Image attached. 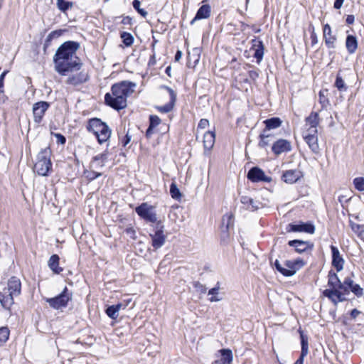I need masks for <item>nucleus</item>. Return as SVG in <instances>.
I'll return each instance as SVG.
<instances>
[{
    "label": "nucleus",
    "instance_id": "obj_1",
    "mask_svg": "<svg viewBox=\"0 0 364 364\" xmlns=\"http://www.w3.org/2000/svg\"><path fill=\"white\" fill-rule=\"evenodd\" d=\"M80 44L75 41H66L60 45L53 56L55 70L60 75L77 72L82 68L80 59L77 55Z\"/></svg>",
    "mask_w": 364,
    "mask_h": 364
},
{
    "label": "nucleus",
    "instance_id": "obj_2",
    "mask_svg": "<svg viewBox=\"0 0 364 364\" xmlns=\"http://www.w3.org/2000/svg\"><path fill=\"white\" fill-rule=\"evenodd\" d=\"M136 84L129 81H122L112 86V93H107L105 100L107 105L119 110L127 107V98L134 91Z\"/></svg>",
    "mask_w": 364,
    "mask_h": 364
},
{
    "label": "nucleus",
    "instance_id": "obj_3",
    "mask_svg": "<svg viewBox=\"0 0 364 364\" xmlns=\"http://www.w3.org/2000/svg\"><path fill=\"white\" fill-rule=\"evenodd\" d=\"M21 292V282L16 277H11L7 282V287L0 291V304L5 309H10L14 303V297Z\"/></svg>",
    "mask_w": 364,
    "mask_h": 364
},
{
    "label": "nucleus",
    "instance_id": "obj_4",
    "mask_svg": "<svg viewBox=\"0 0 364 364\" xmlns=\"http://www.w3.org/2000/svg\"><path fill=\"white\" fill-rule=\"evenodd\" d=\"M87 129L95 135L100 144L106 142L110 138L112 133L107 124L97 118L90 119Z\"/></svg>",
    "mask_w": 364,
    "mask_h": 364
},
{
    "label": "nucleus",
    "instance_id": "obj_5",
    "mask_svg": "<svg viewBox=\"0 0 364 364\" xmlns=\"http://www.w3.org/2000/svg\"><path fill=\"white\" fill-rule=\"evenodd\" d=\"M51 169L50 150L48 148H46L38 154L33 171L39 176H46Z\"/></svg>",
    "mask_w": 364,
    "mask_h": 364
},
{
    "label": "nucleus",
    "instance_id": "obj_6",
    "mask_svg": "<svg viewBox=\"0 0 364 364\" xmlns=\"http://www.w3.org/2000/svg\"><path fill=\"white\" fill-rule=\"evenodd\" d=\"M135 211L144 220L157 223V215L153 205L147 203H143L135 208Z\"/></svg>",
    "mask_w": 364,
    "mask_h": 364
},
{
    "label": "nucleus",
    "instance_id": "obj_7",
    "mask_svg": "<svg viewBox=\"0 0 364 364\" xmlns=\"http://www.w3.org/2000/svg\"><path fill=\"white\" fill-rule=\"evenodd\" d=\"M70 299L71 296L68 292V288L65 287L58 296L46 299V302L48 303L50 307L55 309H60L66 307Z\"/></svg>",
    "mask_w": 364,
    "mask_h": 364
},
{
    "label": "nucleus",
    "instance_id": "obj_8",
    "mask_svg": "<svg viewBox=\"0 0 364 364\" xmlns=\"http://www.w3.org/2000/svg\"><path fill=\"white\" fill-rule=\"evenodd\" d=\"M151 239V245L154 250L161 248L166 242V236L164 232V225L161 221L157 222L156 230L150 234Z\"/></svg>",
    "mask_w": 364,
    "mask_h": 364
},
{
    "label": "nucleus",
    "instance_id": "obj_9",
    "mask_svg": "<svg viewBox=\"0 0 364 364\" xmlns=\"http://www.w3.org/2000/svg\"><path fill=\"white\" fill-rule=\"evenodd\" d=\"M65 83L73 86H77L86 82L89 79L87 72L81 69L77 72L69 73Z\"/></svg>",
    "mask_w": 364,
    "mask_h": 364
},
{
    "label": "nucleus",
    "instance_id": "obj_10",
    "mask_svg": "<svg viewBox=\"0 0 364 364\" xmlns=\"http://www.w3.org/2000/svg\"><path fill=\"white\" fill-rule=\"evenodd\" d=\"M323 295L328 298L334 305H337L339 302H343L347 300L346 295L349 294L346 292L344 289H325L323 291Z\"/></svg>",
    "mask_w": 364,
    "mask_h": 364
},
{
    "label": "nucleus",
    "instance_id": "obj_11",
    "mask_svg": "<svg viewBox=\"0 0 364 364\" xmlns=\"http://www.w3.org/2000/svg\"><path fill=\"white\" fill-rule=\"evenodd\" d=\"M342 289H344V291L348 294L351 291L358 297H360L363 295V288H361L359 284H355L350 277H346L343 280Z\"/></svg>",
    "mask_w": 364,
    "mask_h": 364
},
{
    "label": "nucleus",
    "instance_id": "obj_12",
    "mask_svg": "<svg viewBox=\"0 0 364 364\" xmlns=\"http://www.w3.org/2000/svg\"><path fill=\"white\" fill-rule=\"evenodd\" d=\"M247 178L253 183L259 181L269 182L271 178L266 176L264 172L259 167H252L247 173Z\"/></svg>",
    "mask_w": 364,
    "mask_h": 364
},
{
    "label": "nucleus",
    "instance_id": "obj_13",
    "mask_svg": "<svg viewBox=\"0 0 364 364\" xmlns=\"http://www.w3.org/2000/svg\"><path fill=\"white\" fill-rule=\"evenodd\" d=\"M49 103L44 101L36 102L33 106L34 121L36 123L41 122L46 112L49 107Z\"/></svg>",
    "mask_w": 364,
    "mask_h": 364
},
{
    "label": "nucleus",
    "instance_id": "obj_14",
    "mask_svg": "<svg viewBox=\"0 0 364 364\" xmlns=\"http://www.w3.org/2000/svg\"><path fill=\"white\" fill-rule=\"evenodd\" d=\"M288 232H304L313 234L315 232V227L311 223H302L299 224L290 223L287 226Z\"/></svg>",
    "mask_w": 364,
    "mask_h": 364
},
{
    "label": "nucleus",
    "instance_id": "obj_15",
    "mask_svg": "<svg viewBox=\"0 0 364 364\" xmlns=\"http://www.w3.org/2000/svg\"><path fill=\"white\" fill-rule=\"evenodd\" d=\"M284 264L287 267L286 268V272H288V274L284 273V276L291 277L295 274L299 269L303 267L305 263L303 259H296L295 260H287Z\"/></svg>",
    "mask_w": 364,
    "mask_h": 364
},
{
    "label": "nucleus",
    "instance_id": "obj_16",
    "mask_svg": "<svg viewBox=\"0 0 364 364\" xmlns=\"http://www.w3.org/2000/svg\"><path fill=\"white\" fill-rule=\"evenodd\" d=\"M290 247L295 248V251L298 253H303L307 250H311L314 248V244L309 241H304L300 240H293L288 242Z\"/></svg>",
    "mask_w": 364,
    "mask_h": 364
},
{
    "label": "nucleus",
    "instance_id": "obj_17",
    "mask_svg": "<svg viewBox=\"0 0 364 364\" xmlns=\"http://www.w3.org/2000/svg\"><path fill=\"white\" fill-rule=\"evenodd\" d=\"M323 33L326 47L329 49L335 48L337 38L335 35L332 34L331 28L329 24L326 23L323 26Z\"/></svg>",
    "mask_w": 364,
    "mask_h": 364
},
{
    "label": "nucleus",
    "instance_id": "obj_18",
    "mask_svg": "<svg viewBox=\"0 0 364 364\" xmlns=\"http://www.w3.org/2000/svg\"><path fill=\"white\" fill-rule=\"evenodd\" d=\"M291 149V143L288 140L282 139L276 141L272 146V151L277 156L284 152H288Z\"/></svg>",
    "mask_w": 364,
    "mask_h": 364
},
{
    "label": "nucleus",
    "instance_id": "obj_19",
    "mask_svg": "<svg viewBox=\"0 0 364 364\" xmlns=\"http://www.w3.org/2000/svg\"><path fill=\"white\" fill-rule=\"evenodd\" d=\"M303 177V173L299 169H291L285 171L282 176V180L289 184H292L298 181Z\"/></svg>",
    "mask_w": 364,
    "mask_h": 364
},
{
    "label": "nucleus",
    "instance_id": "obj_20",
    "mask_svg": "<svg viewBox=\"0 0 364 364\" xmlns=\"http://www.w3.org/2000/svg\"><path fill=\"white\" fill-rule=\"evenodd\" d=\"M332 254V266L337 272H341L343 269L344 259L340 254L338 249L333 245H331Z\"/></svg>",
    "mask_w": 364,
    "mask_h": 364
},
{
    "label": "nucleus",
    "instance_id": "obj_21",
    "mask_svg": "<svg viewBox=\"0 0 364 364\" xmlns=\"http://www.w3.org/2000/svg\"><path fill=\"white\" fill-rule=\"evenodd\" d=\"M240 200L244 208L250 211H255L262 207V203L259 201L247 196H241Z\"/></svg>",
    "mask_w": 364,
    "mask_h": 364
},
{
    "label": "nucleus",
    "instance_id": "obj_22",
    "mask_svg": "<svg viewBox=\"0 0 364 364\" xmlns=\"http://www.w3.org/2000/svg\"><path fill=\"white\" fill-rule=\"evenodd\" d=\"M107 161V154L104 152L94 156L90 162V168L99 171L105 166Z\"/></svg>",
    "mask_w": 364,
    "mask_h": 364
},
{
    "label": "nucleus",
    "instance_id": "obj_23",
    "mask_svg": "<svg viewBox=\"0 0 364 364\" xmlns=\"http://www.w3.org/2000/svg\"><path fill=\"white\" fill-rule=\"evenodd\" d=\"M251 50H254L253 56L256 58L257 63H259L264 55V45L262 41L257 38L252 41Z\"/></svg>",
    "mask_w": 364,
    "mask_h": 364
},
{
    "label": "nucleus",
    "instance_id": "obj_24",
    "mask_svg": "<svg viewBox=\"0 0 364 364\" xmlns=\"http://www.w3.org/2000/svg\"><path fill=\"white\" fill-rule=\"evenodd\" d=\"M164 88L168 92L170 95V102L165 105L158 107L157 109L162 113H168L171 112L173 108V105L176 100V94L171 88L165 86Z\"/></svg>",
    "mask_w": 364,
    "mask_h": 364
},
{
    "label": "nucleus",
    "instance_id": "obj_25",
    "mask_svg": "<svg viewBox=\"0 0 364 364\" xmlns=\"http://www.w3.org/2000/svg\"><path fill=\"white\" fill-rule=\"evenodd\" d=\"M328 289H342L343 282H341L336 273L331 270L328 275Z\"/></svg>",
    "mask_w": 364,
    "mask_h": 364
},
{
    "label": "nucleus",
    "instance_id": "obj_26",
    "mask_svg": "<svg viewBox=\"0 0 364 364\" xmlns=\"http://www.w3.org/2000/svg\"><path fill=\"white\" fill-rule=\"evenodd\" d=\"M220 284L217 283L216 286L213 288H211L208 292V295L209 296L208 300L210 302H217L220 301L223 298V293L220 291Z\"/></svg>",
    "mask_w": 364,
    "mask_h": 364
},
{
    "label": "nucleus",
    "instance_id": "obj_27",
    "mask_svg": "<svg viewBox=\"0 0 364 364\" xmlns=\"http://www.w3.org/2000/svg\"><path fill=\"white\" fill-rule=\"evenodd\" d=\"M234 215L231 213L225 214L222 218L220 229L234 230Z\"/></svg>",
    "mask_w": 364,
    "mask_h": 364
},
{
    "label": "nucleus",
    "instance_id": "obj_28",
    "mask_svg": "<svg viewBox=\"0 0 364 364\" xmlns=\"http://www.w3.org/2000/svg\"><path fill=\"white\" fill-rule=\"evenodd\" d=\"M59 260L60 258L58 255H53L48 262V265L49 268L55 274H60L63 270L62 267H59Z\"/></svg>",
    "mask_w": 364,
    "mask_h": 364
},
{
    "label": "nucleus",
    "instance_id": "obj_29",
    "mask_svg": "<svg viewBox=\"0 0 364 364\" xmlns=\"http://www.w3.org/2000/svg\"><path fill=\"white\" fill-rule=\"evenodd\" d=\"M346 47L350 54H353L358 48L357 38L353 35H348L346 40Z\"/></svg>",
    "mask_w": 364,
    "mask_h": 364
},
{
    "label": "nucleus",
    "instance_id": "obj_30",
    "mask_svg": "<svg viewBox=\"0 0 364 364\" xmlns=\"http://www.w3.org/2000/svg\"><path fill=\"white\" fill-rule=\"evenodd\" d=\"M309 149L315 154L318 153V136H303Z\"/></svg>",
    "mask_w": 364,
    "mask_h": 364
},
{
    "label": "nucleus",
    "instance_id": "obj_31",
    "mask_svg": "<svg viewBox=\"0 0 364 364\" xmlns=\"http://www.w3.org/2000/svg\"><path fill=\"white\" fill-rule=\"evenodd\" d=\"M282 122L279 117H272L270 119H267L264 121V124H265L266 132L269 130L274 129L278 128L281 126Z\"/></svg>",
    "mask_w": 364,
    "mask_h": 364
},
{
    "label": "nucleus",
    "instance_id": "obj_32",
    "mask_svg": "<svg viewBox=\"0 0 364 364\" xmlns=\"http://www.w3.org/2000/svg\"><path fill=\"white\" fill-rule=\"evenodd\" d=\"M234 230L220 229V244L223 245H228L232 240Z\"/></svg>",
    "mask_w": 364,
    "mask_h": 364
},
{
    "label": "nucleus",
    "instance_id": "obj_33",
    "mask_svg": "<svg viewBox=\"0 0 364 364\" xmlns=\"http://www.w3.org/2000/svg\"><path fill=\"white\" fill-rule=\"evenodd\" d=\"M221 358L219 361L220 364H231L232 361V353L230 349L220 350Z\"/></svg>",
    "mask_w": 364,
    "mask_h": 364
},
{
    "label": "nucleus",
    "instance_id": "obj_34",
    "mask_svg": "<svg viewBox=\"0 0 364 364\" xmlns=\"http://www.w3.org/2000/svg\"><path fill=\"white\" fill-rule=\"evenodd\" d=\"M319 124V117L317 112H312L306 118V127H317Z\"/></svg>",
    "mask_w": 364,
    "mask_h": 364
},
{
    "label": "nucleus",
    "instance_id": "obj_35",
    "mask_svg": "<svg viewBox=\"0 0 364 364\" xmlns=\"http://www.w3.org/2000/svg\"><path fill=\"white\" fill-rule=\"evenodd\" d=\"M300 337H301V353L303 355H307L309 353V344H308V338L306 336L304 335L302 331H299Z\"/></svg>",
    "mask_w": 364,
    "mask_h": 364
},
{
    "label": "nucleus",
    "instance_id": "obj_36",
    "mask_svg": "<svg viewBox=\"0 0 364 364\" xmlns=\"http://www.w3.org/2000/svg\"><path fill=\"white\" fill-rule=\"evenodd\" d=\"M215 140V134L214 132H206V149H211Z\"/></svg>",
    "mask_w": 364,
    "mask_h": 364
},
{
    "label": "nucleus",
    "instance_id": "obj_37",
    "mask_svg": "<svg viewBox=\"0 0 364 364\" xmlns=\"http://www.w3.org/2000/svg\"><path fill=\"white\" fill-rule=\"evenodd\" d=\"M170 194L175 200H180L181 193L176 183H172L170 186Z\"/></svg>",
    "mask_w": 364,
    "mask_h": 364
},
{
    "label": "nucleus",
    "instance_id": "obj_38",
    "mask_svg": "<svg viewBox=\"0 0 364 364\" xmlns=\"http://www.w3.org/2000/svg\"><path fill=\"white\" fill-rule=\"evenodd\" d=\"M334 85L341 92L347 90V86L339 73L336 75Z\"/></svg>",
    "mask_w": 364,
    "mask_h": 364
},
{
    "label": "nucleus",
    "instance_id": "obj_39",
    "mask_svg": "<svg viewBox=\"0 0 364 364\" xmlns=\"http://www.w3.org/2000/svg\"><path fill=\"white\" fill-rule=\"evenodd\" d=\"M120 37L126 46H130L132 45L134 42V37L131 33L128 32H122Z\"/></svg>",
    "mask_w": 364,
    "mask_h": 364
},
{
    "label": "nucleus",
    "instance_id": "obj_40",
    "mask_svg": "<svg viewBox=\"0 0 364 364\" xmlns=\"http://www.w3.org/2000/svg\"><path fill=\"white\" fill-rule=\"evenodd\" d=\"M73 3L65 0H58L57 6L63 12H65L69 8L72 7Z\"/></svg>",
    "mask_w": 364,
    "mask_h": 364
},
{
    "label": "nucleus",
    "instance_id": "obj_41",
    "mask_svg": "<svg viewBox=\"0 0 364 364\" xmlns=\"http://www.w3.org/2000/svg\"><path fill=\"white\" fill-rule=\"evenodd\" d=\"M9 336V330L7 327L0 328V346L4 343Z\"/></svg>",
    "mask_w": 364,
    "mask_h": 364
},
{
    "label": "nucleus",
    "instance_id": "obj_42",
    "mask_svg": "<svg viewBox=\"0 0 364 364\" xmlns=\"http://www.w3.org/2000/svg\"><path fill=\"white\" fill-rule=\"evenodd\" d=\"M204 120L205 119H200V121L198 124V126L197 135H196L197 139L200 138L202 142H203V143H205V134L202 133V131L205 127H204V125H205Z\"/></svg>",
    "mask_w": 364,
    "mask_h": 364
},
{
    "label": "nucleus",
    "instance_id": "obj_43",
    "mask_svg": "<svg viewBox=\"0 0 364 364\" xmlns=\"http://www.w3.org/2000/svg\"><path fill=\"white\" fill-rule=\"evenodd\" d=\"M271 135L266 133V130H263L262 133L259 135L260 141L259 142V146L260 147H264L269 144V141L267 139L270 137Z\"/></svg>",
    "mask_w": 364,
    "mask_h": 364
},
{
    "label": "nucleus",
    "instance_id": "obj_44",
    "mask_svg": "<svg viewBox=\"0 0 364 364\" xmlns=\"http://www.w3.org/2000/svg\"><path fill=\"white\" fill-rule=\"evenodd\" d=\"M118 312L119 311L117 309L114 305L110 306L106 309V314L109 318L112 319H116L118 317Z\"/></svg>",
    "mask_w": 364,
    "mask_h": 364
},
{
    "label": "nucleus",
    "instance_id": "obj_45",
    "mask_svg": "<svg viewBox=\"0 0 364 364\" xmlns=\"http://www.w3.org/2000/svg\"><path fill=\"white\" fill-rule=\"evenodd\" d=\"M353 185L359 191H364V178L363 177H357L353 179Z\"/></svg>",
    "mask_w": 364,
    "mask_h": 364
},
{
    "label": "nucleus",
    "instance_id": "obj_46",
    "mask_svg": "<svg viewBox=\"0 0 364 364\" xmlns=\"http://www.w3.org/2000/svg\"><path fill=\"white\" fill-rule=\"evenodd\" d=\"M85 177L90 180L92 181L95 179L96 178L100 176L102 173L96 170H90V171H85Z\"/></svg>",
    "mask_w": 364,
    "mask_h": 364
},
{
    "label": "nucleus",
    "instance_id": "obj_47",
    "mask_svg": "<svg viewBox=\"0 0 364 364\" xmlns=\"http://www.w3.org/2000/svg\"><path fill=\"white\" fill-rule=\"evenodd\" d=\"M150 125H149V127L147 129V134L149 133V132L153 128V127H156V126H158L160 122H161V119L160 118L156 116V115H151L150 116Z\"/></svg>",
    "mask_w": 364,
    "mask_h": 364
},
{
    "label": "nucleus",
    "instance_id": "obj_48",
    "mask_svg": "<svg viewBox=\"0 0 364 364\" xmlns=\"http://www.w3.org/2000/svg\"><path fill=\"white\" fill-rule=\"evenodd\" d=\"M205 18V4L202 5L198 9L196 16L191 21V24H193L194 22L199 19Z\"/></svg>",
    "mask_w": 364,
    "mask_h": 364
},
{
    "label": "nucleus",
    "instance_id": "obj_49",
    "mask_svg": "<svg viewBox=\"0 0 364 364\" xmlns=\"http://www.w3.org/2000/svg\"><path fill=\"white\" fill-rule=\"evenodd\" d=\"M133 7L144 17L147 15V11L140 8L141 2L139 0H134L132 2Z\"/></svg>",
    "mask_w": 364,
    "mask_h": 364
},
{
    "label": "nucleus",
    "instance_id": "obj_50",
    "mask_svg": "<svg viewBox=\"0 0 364 364\" xmlns=\"http://www.w3.org/2000/svg\"><path fill=\"white\" fill-rule=\"evenodd\" d=\"M308 128L303 132V136H317V127H307Z\"/></svg>",
    "mask_w": 364,
    "mask_h": 364
},
{
    "label": "nucleus",
    "instance_id": "obj_51",
    "mask_svg": "<svg viewBox=\"0 0 364 364\" xmlns=\"http://www.w3.org/2000/svg\"><path fill=\"white\" fill-rule=\"evenodd\" d=\"M63 33L62 30H55L50 32L47 36V41H50L53 38H58Z\"/></svg>",
    "mask_w": 364,
    "mask_h": 364
},
{
    "label": "nucleus",
    "instance_id": "obj_52",
    "mask_svg": "<svg viewBox=\"0 0 364 364\" xmlns=\"http://www.w3.org/2000/svg\"><path fill=\"white\" fill-rule=\"evenodd\" d=\"M319 102L321 104L322 107H324L326 106V105L328 103V98L325 96L323 91L319 92Z\"/></svg>",
    "mask_w": 364,
    "mask_h": 364
},
{
    "label": "nucleus",
    "instance_id": "obj_53",
    "mask_svg": "<svg viewBox=\"0 0 364 364\" xmlns=\"http://www.w3.org/2000/svg\"><path fill=\"white\" fill-rule=\"evenodd\" d=\"M274 266L276 268V269L280 272L283 276L284 273L288 274V272H286V268L283 267L278 259H276Z\"/></svg>",
    "mask_w": 364,
    "mask_h": 364
},
{
    "label": "nucleus",
    "instance_id": "obj_54",
    "mask_svg": "<svg viewBox=\"0 0 364 364\" xmlns=\"http://www.w3.org/2000/svg\"><path fill=\"white\" fill-rule=\"evenodd\" d=\"M352 229L355 232L358 234V236H361V235L364 233V228L360 225H352Z\"/></svg>",
    "mask_w": 364,
    "mask_h": 364
},
{
    "label": "nucleus",
    "instance_id": "obj_55",
    "mask_svg": "<svg viewBox=\"0 0 364 364\" xmlns=\"http://www.w3.org/2000/svg\"><path fill=\"white\" fill-rule=\"evenodd\" d=\"M54 136H55L57 139V143L60 144H64L66 141L65 137L59 133L54 134Z\"/></svg>",
    "mask_w": 364,
    "mask_h": 364
},
{
    "label": "nucleus",
    "instance_id": "obj_56",
    "mask_svg": "<svg viewBox=\"0 0 364 364\" xmlns=\"http://www.w3.org/2000/svg\"><path fill=\"white\" fill-rule=\"evenodd\" d=\"M249 77L254 81H255L259 77V73L257 70H250L249 71Z\"/></svg>",
    "mask_w": 364,
    "mask_h": 364
},
{
    "label": "nucleus",
    "instance_id": "obj_57",
    "mask_svg": "<svg viewBox=\"0 0 364 364\" xmlns=\"http://www.w3.org/2000/svg\"><path fill=\"white\" fill-rule=\"evenodd\" d=\"M130 301H131V299H128L127 301L126 304H124V303L121 302V303H119V304H116L114 306L117 308V309L118 311H119L122 309H124Z\"/></svg>",
    "mask_w": 364,
    "mask_h": 364
},
{
    "label": "nucleus",
    "instance_id": "obj_58",
    "mask_svg": "<svg viewBox=\"0 0 364 364\" xmlns=\"http://www.w3.org/2000/svg\"><path fill=\"white\" fill-rule=\"evenodd\" d=\"M346 21L348 25L353 24L355 21V16L353 15H348Z\"/></svg>",
    "mask_w": 364,
    "mask_h": 364
},
{
    "label": "nucleus",
    "instance_id": "obj_59",
    "mask_svg": "<svg viewBox=\"0 0 364 364\" xmlns=\"http://www.w3.org/2000/svg\"><path fill=\"white\" fill-rule=\"evenodd\" d=\"M131 141V136L128 134H126L124 139L122 141L123 146H126Z\"/></svg>",
    "mask_w": 364,
    "mask_h": 364
},
{
    "label": "nucleus",
    "instance_id": "obj_60",
    "mask_svg": "<svg viewBox=\"0 0 364 364\" xmlns=\"http://www.w3.org/2000/svg\"><path fill=\"white\" fill-rule=\"evenodd\" d=\"M343 2H344V0H335L334 4H333L334 8L336 9H339L342 6Z\"/></svg>",
    "mask_w": 364,
    "mask_h": 364
},
{
    "label": "nucleus",
    "instance_id": "obj_61",
    "mask_svg": "<svg viewBox=\"0 0 364 364\" xmlns=\"http://www.w3.org/2000/svg\"><path fill=\"white\" fill-rule=\"evenodd\" d=\"M311 45L314 46L318 43V37L316 33L311 34Z\"/></svg>",
    "mask_w": 364,
    "mask_h": 364
},
{
    "label": "nucleus",
    "instance_id": "obj_62",
    "mask_svg": "<svg viewBox=\"0 0 364 364\" xmlns=\"http://www.w3.org/2000/svg\"><path fill=\"white\" fill-rule=\"evenodd\" d=\"M349 200H350V198H346V197L343 195H341L338 197V201L340 202V203L341 204V205L343 207V203H348Z\"/></svg>",
    "mask_w": 364,
    "mask_h": 364
},
{
    "label": "nucleus",
    "instance_id": "obj_63",
    "mask_svg": "<svg viewBox=\"0 0 364 364\" xmlns=\"http://www.w3.org/2000/svg\"><path fill=\"white\" fill-rule=\"evenodd\" d=\"M360 311L356 309H354L350 312V316L352 318H355L358 315H360Z\"/></svg>",
    "mask_w": 364,
    "mask_h": 364
},
{
    "label": "nucleus",
    "instance_id": "obj_64",
    "mask_svg": "<svg viewBox=\"0 0 364 364\" xmlns=\"http://www.w3.org/2000/svg\"><path fill=\"white\" fill-rule=\"evenodd\" d=\"M126 232L129 235L132 237H135V231L132 228H129L126 229Z\"/></svg>",
    "mask_w": 364,
    "mask_h": 364
}]
</instances>
